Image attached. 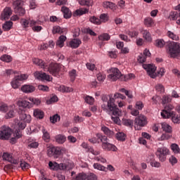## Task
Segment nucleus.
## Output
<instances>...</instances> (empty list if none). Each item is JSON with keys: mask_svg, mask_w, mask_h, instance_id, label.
<instances>
[{"mask_svg": "<svg viewBox=\"0 0 180 180\" xmlns=\"http://www.w3.org/2000/svg\"><path fill=\"white\" fill-rule=\"evenodd\" d=\"M126 99V97L120 94V93H116L114 95V97L112 98L110 96L108 95H103L101 100L103 102V104H102L101 108L105 112H108V110H113L115 108H116L117 105L115 104V99Z\"/></svg>", "mask_w": 180, "mask_h": 180, "instance_id": "nucleus-1", "label": "nucleus"}, {"mask_svg": "<svg viewBox=\"0 0 180 180\" xmlns=\"http://www.w3.org/2000/svg\"><path fill=\"white\" fill-rule=\"evenodd\" d=\"M96 137L100 139L101 147L103 150L105 151H117V148L116 146L109 143V139L108 136L102 135V134H96Z\"/></svg>", "mask_w": 180, "mask_h": 180, "instance_id": "nucleus-2", "label": "nucleus"}, {"mask_svg": "<svg viewBox=\"0 0 180 180\" xmlns=\"http://www.w3.org/2000/svg\"><path fill=\"white\" fill-rule=\"evenodd\" d=\"M166 49L170 57L175 58L180 54V44L174 41H169L166 44Z\"/></svg>", "mask_w": 180, "mask_h": 180, "instance_id": "nucleus-3", "label": "nucleus"}, {"mask_svg": "<svg viewBox=\"0 0 180 180\" xmlns=\"http://www.w3.org/2000/svg\"><path fill=\"white\" fill-rule=\"evenodd\" d=\"M18 115L20 121L18 123L19 130H24L26 128V123L32 121V117L29 114H26L25 110L19 109Z\"/></svg>", "mask_w": 180, "mask_h": 180, "instance_id": "nucleus-4", "label": "nucleus"}, {"mask_svg": "<svg viewBox=\"0 0 180 180\" xmlns=\"http://www.w3.org/2000/svg\"><path fill=\"white\" fill-rule=\"evenodd\" d=\"M65 148L61 147L50 146L47 149L48 157H53L54 158H58L60 155L65 153Z\"/></svg>", "mask_w": 180, "mask_h": 180, "instance_id": "nucleus-5", "label": "nucleus"}, {"mask_svg": "<svg viewBox=\"0 0 180 180\" xmlns=\"http://www.w3.org/2000/svg\"><path fill=\"white\" fill-rule=\"evenodd\" d=\"M63 68H64L63 65H60L58 63H51L49 65H45L44 70L49 71L51 75L57 77V75H58V72H60Z\"/></svg>", "mask_w": 180, "mask_h": 180, "instance_id": "nucleus-6", "label": "nucleus"}, {"mask_svg": "<svg viewBox=\"0 0 180 180\" xmlns=\"http://www.w3.org/2000/svg\"><path fill=\"white\" fill-rule=\"evenodd\" d=\"M148 123L147 117L143 115H139L134 121V129L135 130H141L143 127L147 126Z\"/></svg>", "mask_w": 180, "mask_h": 180, "instance_id": "nucleus-7", "label": "nucleus"}, {"mask_svg": "<svg viewBox=\"0 0 180 180\" xmlns=\"http://www.w3.org/2000/svg\"><path fill=\"white\" fill-rule=\"evenodd\" d=\"M24 4L25 2L22 0H15L13 2L14 12L18 16H24L26 13V11L23 8Z\"/></svg>", "mask_w": 180, "mask_h": 180, "instance_id": "nucleus-8", "label": "nucleus"}, {"mask_svg": "<svg viewBox=\"0 0 180 180\" xmlns=\"http://www.w3.org/2000/svg\"><path fill=\"white\" fill-rule=\"evenodd\" d=\"M169 154V150L167 147L163 146L161 148H158L155 153L156 157L158 158L161 162H165L167 160V155Z\"/></svg>", "mask_w": 180, "mask_h": 180, "instance_id": "nucleus-9", "label": "nucleus"}, {"mask_svg": "<svg viewBox=\"0 0 180 180\" xmlns=\"http://www.w3.org/2000/svg\"><path fill=\"white\" fill-rule=\"evenodd\" d=\"M12 136V129L8 126H2L0 128V140H9Z\"/></svg>", "mask_w": 180, "mask_h": 180, "instance_id": "nucleus-10", "label": "nucleus"}, {"mask_svg": "<svg viewBox=\"0 0 180 180\" xmlns=\"http://www.w3.org/2000/svg\"><path fill=\"white\" fill-rule=\"evenodd\" d=\"M27 79V75H20L15 76L11 82V85L13 89H18L22 85V81Z\"/></svg>", "mask_w": 180, "mask_h": 180, "instance_id": "nucleus-11", "label": "nucleus"}, {"mask_svg": "<svg viewBox=\"0 0 180 180\" xmlns=\"http://www.w3.org/2000/svg\"><path fill=\"white\" fill-rule=\"evenodd\" d=\"M107 113H109V115H112L111 117V119L114 123H119L120 122V119L119 118V116H122V110H120L117 106L114 107L113 110H109L107 111Z\"/></svg>", "mask_w": 180, "mask_h": 180, "instance_id": "nucleus-12", "label": "nucleus"}, {"mask_svg": "<svg viewBox=\"0 0 180 180\" xmlns=\"http://www.w3.org/2000/svg\"><path fill=\"white\" fill-rule=\"evenodd\" d=\"M172 109H174V105L171 104H168L165 107V110H163L161 112V116L164 119H169L175 112L172 111Z\"/></svg>", "mask_w": 180, "mask_h": 180, "instance_id": "nucleus-13", "label": "nucleus"}, {"mask_svg": "<svg viewBox=\"0 0 180 180\" xmlns=\"http://www.w3.org/2000/svg\"><path fill=\"white\" fill-rule=\"evenodd\" d=\"M110 81H117L122 78V72L119 69L114 68L111 69V73L108 76Z\"/></svg>", "mask_w": 180, "mask_h": 180, "instance_id": "nucleus-14", "label": "nucleus"}, {"mask_svg": "<svg viewBox=\"0 0 180 180\" xmlns=\"http://www.w3.org/2000/svg\"><path fill=\"white\" fill-rule=\"evenodd\" d=\"M144 70H147V74L150 77V78H155L157 77V68L154 65H143Z\"/></svg>", "mask_w": 180, "mask_h": 180, "instance_id": "nucleus-15", "label": "nucleus"}, {"mask_svg": "<svg viewBox=\"0 0 180 180\" xmlns=\"http://www.w3.org/2000/svg\"><path fill=\"white\" fill-rule=\"evenodd\" d=\"M2 156L3 160H5V161H8V162H11V164H14L15 165H17L18 164V160H15L12 155L8 153H4L2 155V153L0 152V158Z\"/></svg>", "mask_w": 180, "mask_h": 180, "instance_id": "nucleus-16", "label": "nucleus"}, {"mask_svg": "<svg viewBox=\"0 0 180 180\" xmlns=\"http://www.w3.org/2000/svg\"><path fill=\"white\" fill-rule=\"evenodd\" d=\"M34 77L37 79H41V81H50V75H49L46 73H43V72H35L34 73Z\"/></svg>", "mask_w": 180, "mask_h": 180, "instance_id": "nucleus-17", "label": "nucleus"}, {"mask_svg": "<svg viewBox=\"0 0 180 180\" xmlns=\"http://www.w3.org/2000/svg\"><path fill=\"white\" fill-rule=\"evenodd\" d=\"M12 15V9L9 7H6L1 13V20H7Z\"/></svg>", "mask_w": 180, "mask_h": 180, "instance_id": "nucleus-18", "label": "nucleus"}, {"mask_svg": "<svg viewBox=\"0 0 180 180\" xmlns=\"http://www.w3.org/2000/svg\"><path fill=\"white\" fill-rule=\"evenodd\" d=\"M150 56H151V53L146 49L143 51V53H141L140 56H139L138 61L139 63H146L147 57H150Z\"/></svg>", "mask_w": 180, "mask_h": 180, "instance_id": "nucleus-19", "label": "nucleus"}, {"mask_svg": "<svg viewBox=\"0 0 180 180\" xmlns=\"http://www.w3.org/2000/svg\"><path fill=\"white\" fill-rule=\"evenodd\" d=\"M35 89L34 86L30 84H25L21 87V91L25 94H32V92H34Z\"/></svg>", "mask_w": 180, "mask_h": 180, "instance_id": "nucleus-20", "label": "nucleus"}, {"mask_svg": "<svg viewBox=\"0 0 180 180\" xmlns=\"http://www.w3.org/2000/svg\"><path fill=\"white\" fill-rule=\"evenodd\" d=\"M21 25L23 27H29L30 26L31 27H33V26H34V25H36V21L30 20H26V19H22L21 20Z\"/></svg>", "mask_w": 180, "mask_h": 180, "instance_id": "nucleus-21", "label": "nucleus"}, {"mask_svg": "<svg viewBox=\"0 0 180 180\" xmlns=\"http://www.w3.org/2000/svg\"><path fill=\"white\" fill-rule=\"evenodd\" d=\"M61 12H63V17L65 18V19H70V18L72 16V13L71 12V11H70V8H68V7L63 6L61 8Z\"/></svg>", "mask_w": 180, "mask_h": 180, "instance_id": "nucleus-22", "label": "nucleus"}, {"mask_svg": "<svg viewBox=\"0 0 180 180\" xmlns=\"http://www.w3.org/2000/svg\"><path fill=\"white\" fill-rule=\"evenodd\" d=\"M82 43L81 39H72L70 43L69 46L72 49H78V46Z\"/></svg>", "mask_w": 180, "mask_h": 180, "instance_id": "nucleus-23", "label": "nucleus"}, {"mask_svg": "<svg viewBox=\"0 0 180 180\" xmlns=\"http://www.w3.org/2000/svg\"><path fill=\"white\" fill-rule=\"evenodd\" d=\"M103 8H105V9H111V11H116V4H115L112 1H104L103 3Z\"/></svg>", "mask_w": 180, "mask_h": 180, "instance_id": "nucleus-24", "label": "nucleus"}, {"mask_svg": "<svg viewBox=\"0 0 180 180\" xmlns=\"http://www.w3.org/2000/svg\"><path fill=\"white\" fill-rule=\"evenodd\" d=\"M101 130L103 131L104 134H105V136H108V137H109L110 139H112L115 136V132L109 129V128L105 126L101 127Z\"/></svg>", "mask_w": 180, "mask_h": 180, "instance_id": "nucleus-25", "label": "nucleus"}, {"mask_svg": "<svg viewBox=\"0 0 180 180\" xmlns=\"http://www.w3.org/2000/svg\"><path fill=\"white\" fill-rule=\"evenodd\" d=\"M33 115L37 119L41 120L44 117V112L39 108L34 110Z\"/></svg>", "mask_w": 180, "mask_h": 180, "instance_id": "nucleus-26", "label": "nucleus"}, {"mask_svg": "<svg viewBox=\"0 0 180 180\" xmlns=\"http://www.w3.org/2000/svg\"><path fill=\"white\" fill-rule=\"evenodd\" d=\"M65 32H67V29L61 28L58 25L54 26L52 30V33L53 34H56L57 33H58V34H63V33H65Z\"/></svg>", "mask_w": 180, "mask_h": 180, "instance_id": "nucleus-27", "label": "nucleus"}, {"mask_svg": "<svg viewBox=\"0 0 180 180\" xmlns=\"http://www.w3.org/2000/svg\"><path fill=\"white\" fill-rule=\"evenodd\" d=\"M8 111L6 115V119H11L15 117V105L9 106Z\"/></svg>", "mask_w": 180, "mask_h": 180, "instance_id": "nucleus-28", "label": "nucleus"}, {"mask_svg": "<svg viewBox=\"0 0 180 180\" xmlns=\"http://www.w3.org/2000/svg\"><path fill=\"white\" fill-rule=\"evenodd\" d=\"M19 106H21V108H33V103L27 101V100H22L18 103Z\"/></svg>", "mask_w": 180, "mask_h": 180, "instance_id": "nucleus-29", "label": "nucleus"}, {"mask_svg": "<svg viewBox=\"0 0 180 180\" xmlns=\"http://www.w3.org/2000/svg\"><path fill=\"white\" fill-rule=\"evenodd\" d=\"M32 61L34 63V64H36V65H39V67H41V68H43V70H44V68H46V63H44V62L41 60V59H39V58H33Z\"/></svg>", "mask_w": 180, "mask_h": 180, "instance_id": "nucleus-30", "label": "nucleus"}, {"mask_svg": "<svg viewBox=\"0 0 180 180\" xmlns=\"http://www.w3.org/2000/svg\"><path fill=\"white\" fill-rule=\"evenodd\" d=\"M142 34L143 39L146 40V41H152L153 38H151V34L148 30H143L142 31Z\"/></svg>", "mask_w": 180, "mask_h": 180, "instance_id": "nucleus-31", "label": "nucleus"}, {"mask_svg": "<svg viewBox=\"0 0 180 180\" xmlns=\"http://www.w3.org/2000/svg\"><path fill=\"white\" fill-rule=\"evenodd\" d=\"M41 131L43 133V140H44L46 143H49L50 141V134L46 130V129H44V127L42 128Z\"/></svg>", "mask_w": 180, "mask_h": 180, "instance_id": "nucleus-32", "label": "nucleus"}, {"mask_svg": "<svg viewBox=\"0 0 180 180\" xmlns=\"http://www.w3.org/2000/svg\"><path fill=\"white\" fill-rule=\"evenodd\" d=\"M162 129L165 133H172V127L169 124L163 122L161 124Z\"/></svg>", "mask_w": 180, "mask_h": 180, "instance_id": "nucleus-33", "label": "nucleus"}, {"mask_svg": "<svg viewBox=\"0 0 180 180\" xmlns=\"http://www.w3.org/2000/svg\"><path fill=\"white\" fill-rule=\"evenodd\" d=\"M144 25L146 27H152L154 25V20H153L150 17H148L144 19Z\"/></svg>", "mask_w": 180, "mask_h": 180, "instance_id": "nucleus-34", "label": "nucleus"}, {"mask_svg": "<svg viewBox=\"0 0 180 180\" xmlns=\"http://www.w3.org/2000/svg\"><path fill=\"white\" fill-rule=\"evenodd\" d=\"M98 40L101 41H108V40H110V35L108 33H103L98 36Z\"/></svg>", "mask_w": 180, "mask_h": 180, "instance_id": "nucleus-35", "label": "nucleus"}, {"mask_svg": "<svg viewBox=\"0 0 180 180\" xmlns=\"http://www.w3.org/2000/svg\"><path fill=\"white\" fill-rule=\"evenodd\" d=\"M12 26H13V22H12V21H7L3 25V29L8 32V30H11L12 29Z\"/></svg>", "mask_w": 180, "mask_h": 180, "instance_id": "nucleus-36", "label": "nucleus"}, {"mask_svg": "<svg viewBox=\"0 0 180 180\" xmlns=\"http://www.w3.org/2000/svg\"><path fill=\"white\" fill-rule=\"evenodd\" d=\"M179 17V13L177 11H172L169 14V19L170 20H176Z\"/></svg>", "mask_w": 180, "mask_h": 180, "instance_id": "nucleus-37", "label": "nucleus"}, {"mask_svg": "<svg viewBox=\"0 0 180 180\" xmlns=\"http://www.w3.org/2000/svg\"><path fill=\"white\" fill-rule=\"evenodd\" d=\"M115 137L119 141H124L126 140V134L123 132L117 133Z\"/></svg>", "mask_w": 180, "mask_h": 180, "instance_id": "nucleus-38", "label": "nucleus"}, {"mask_svg": "<svg viewBox=\"0 0 180 180\" xmlns=\"http://www.w3.org/2000/svg\"><path fill=\"white\" fill-rule=\"evenodd\" d=\"M0 60L1 61H4V63H11L12 61V56L4 54L2 56H1Z\"/></svg>", "mask_w": 180, "mask_h": 180, "instance_id": "nucleus-39", "label": "nucleus"}, {"mask_svg": "<svg viewBox=\"0 0 180 180\" xmlns=\"http://www.w3.org/2000/svg\"><path fill=\"white\" fill-rule=\"evenodd\" d=\"M69 76L70 78V81L74 82L75 81V78H77V70L73 69L69 72Z\"/></svg>", "mask_w": 180, "mask_h": 180, "instance_id": "nucleus-40", "label": "nucleus"}, {"mask_svg": "<svg viewBox=\"0 0 180 180\" xmlns=\"http://www.w3.org/2000/svg\"><path fill=\"white\" fill-rule=\"evenodd\" d=\"M56 140L57 143H59V144H63L65 143V140H67V138L64 135H58L56 138Z\"/></svg>", "mask_w": 180, "mask_h": 180, "instance_id": "nucleus-41", "label": "nucleus"}, {"mask_svg": "<svg viewBox=\"0 0 180 180\" xmlns=\"http://www.w3.org/2000/svg\"><path fill=\"white\" fill-rule=\"evenodd\" d=\"M132 78H134V74L129 73L126 75H121V81H127L129 79H132Z\"/></svg>", "mask_w": 180, "mask_h": 180, "instance_id": "nucleus-42", "label": "nucleus"}, {"mask_svg": "<svg viewBox=\"0 0 180 180\" xmlns=\"http://www.w3.org/2000/svg\"><path fill=\"white\" fill-rule=\"evenodd\" d=\"M85 13H88V9L87 8H80L79 10H77L75 13V15H77V16H81L82 15H85Z\"/></svg>", "mask_w": 180, "mask_h": 180, "instance_id": "nucleus-43", "label": "nucleus"}, {"mask_svg": "<svg viewBox=\"0 0 180 180\" xmlns=\"http://www.w3.org/2000/svg\"><path fill=\"white\" fill-rule=\"evenodd\" d=\"M58 91H60V92H72V91H74V90L71 87H67L65 86H60L58 88Z\"/></svg>", "mask_w": 180, "mask_h": 180, "instance_id": "nucleus-44", "label": "nucleus"}, {"mask_svg": "<svg viewBox=\"0 0 180 180\" xmlns=\"http://www.w3.org/2000/svg\"><path fill=\"white\" fill-rule=\"evenodd\" d=\"M89 20L91 23H94V25H101V23H102V21H101V19L95 16L91 17L89 18Z\"/></svg>", "mask_w": 180, "mask_h": 180, "instance_id": "nucleus-45", "label": "nucleus"}, {"mask_svg": "<svg viewBox=\"0 0 180 180\" xmlns=\"http://www.w3.org/2000/svg\"><path fill=\"white\" fill-rule=\"evenodd\" d=\"M122 123L124 126H127L128 127H133V120L130 119H123Z\"/></svg>", "mask_w": 180, "mask_h": 180, "instance_id": "nucleus-46", "label": "nucleus"}, {"mask_svg": "<svg viewBox=\"0 0 180 180\" xmlns=\"http://www.w3.org/2000/svg\"><path fill=\"white\" fill-rule=\"evenodd\" d=\"M170 117H172V121L173 122V123H180V115H176L175 112H174L172 115H170Z\"/></svg>", "mask_w": 180, "mask_h": 180, "instance_id": "nucleus-47", "label": "nucleus"}, {"mask_svg": "<svg viewBox=\"0 0 180 180\" xmlns=\"http://www.w3.org/2000/svg\"><path fill=\"white\" fill-rule=\"evenodd\" d=\"M49 166L50 169H53V171H58V163L49 162Z\"/></svg>", "mask_w": 180, "mask_h": 180, "instance_id": "nucleus-48", "label": "nucleus"}, {"mask_svg": "<svg viewBox=\"0 0 180 180\" xmlns=\"http://www.w3.org/2000/svg\"><path fill=\"white\" fill-rule=\"evenodd\" d=\"M171 148L174 154H179L180 148H179V146H178V144H176V143L172 144Z\"/></svg>", "mask_w": 180, "mask_h": 180, "instance_id": "nucleus-49", "label": "nucleus"}, {"mask_svg": "<svg viewBox=\"0 0 180 180\" xmlns=\"http://www.w3.org/2000/svg\"><path fill=\"white\" fill-rule=\"evenodd\" d=\"M60 119L61 117L58 114L53 115L52 117H50V122L51 123H57V122H60Z\"/></svg>", "mask_w": 180, "mask_h": 180, "instance_id": "nucleus-50", "label": "nucleus"}, {"mask_svg": "<svg viewBox=\"0 0 180 180\" xmlns=\"http://www.w3.org/2000/svg\"><path fill=\"white\" fill-rule=\"evenodd\" d=\"M167 36L169 37V39H172V40H179V37L171 31L167 32Z\"/></svg>", "mask_w": 180, "mask_h": 180, "instance_id": "nucleus-51", "label": "nucleus"}, {"mask_svg": "<svg viewBox=\"0 0 180 180\" xmlns=\"http://www.w3.org/2000/svg\"><path fill=\"white\" fill-rule=\"evenodd\" d=\"M28 147H30V148H37V147H39V142L33 140L30 141L28 143Z\"/></svg>", "mask_w": 180, "mask_h": 180, "instance_id": "nucleus-52", "label": "nucleus"}, {"mask_svg": "<svg viewBox=\"0 0 180 180\" xmlns=\"http://www.w3.org/2000/svg\"><path fill=\"white\" fill-rule=\"evenodd\" d=\"M172 101V97L171 96H164L162 99V103L165 105V103H169Z\"/></svg>", "mask_w": 180, "mask_h": 180, "instance_id": "nucleus-53", "label": "nucleus"}, {"mask_svg": "<svg viewBox=\"0 0 180 180\" xmlns=\"http://www.w3.org/2000/svg\"><path fill=\"white\" fill-rule=\"evenodd\" d=\"M155 46L156 47H159L160 49H162L164 47V45L165 44V41L164 39H157L155 41Z\"/></svg>", "mask_w": 180, "mask_h": 180, "instance_id": "nucleus-54", "label": "nucleus"}, {"mask_svg": "<svg viewBox=\"0 0 180 180\" xmlns=\"http://www.w3.org/2000/svg\"><path fill=\"white\" fill-rule=\"evenodd\" d=\"M94 168H95V169H98L99 171H106V167L98 163L94 164Z\"/></svg>", "mask_w": 180, "mask_h": 180, "instance_id": "nucleus-55", "label": "nucleus"}, {"mask_svg": "<svg viewBox=\"0 0 180 180\" xmlns=\"http://www.w3.org/2000/svg\"><path fill=\"white\" fill-rule=\"evenodd\" d=\"M9 109V106L5 103L0 104V112H4V113H6L8 110Z\"/></svg>", "mask_w": 180, "mask_h": 180, "instance_id": "nucleus-56", "label": "nucleus"}, {"mask_svg": "<svg viewBox=\"0 0 180 180\" xmlns=\"http://www.w3.org/2000/svg\"><path fill=\"white\" fill-rule=\"evenodd\" d=\"M79 4L85 6H90L92 4V0H79Z\"/></svg>", "mask_w": 180, "mask_h": 180, "instance_id": "nucleus-57", "label": "nucleus"}, {"mask_svg": "<svg viewBox=\"0 0 180 180\" xmlns=\"http://www.w3.org/2000/svg\"><path fill=\"white\" fill-rule=\"evenodd\" d=\"M155 89H156V91H158V92H160V94H162V92H164L165 91L164 86L161 84H157L155 86Z\"/></svg>", "mask_w": 180, "mask_h": 180, "instance_id": "nucleus-58", "label": "nucleus"}, {"mask_svg": "<svg viewBox=\"0 0 180 180\" xmlns=\"http://www.w3.org/2000/svg\"><path fill=\"white\" fill-rule=\"evenodd\" d=\"M29 101L32 102V105H39L41 103L40 99L39 98H30Z\"/></svg>", "mask_w": 180, "mask_h": 180, "instance_id": "nucleus-59", "label": "nucleus"}, {"mask_svg": "<svg viewBox=\"0 0 180 180\" xmlns=\"http://www.w3.org/2000/svg\"><path fill=\"white\" fill-rule=\"evenodd\" d=\"M85 102H86V103H89V105H94V102H95V100L93 97L87 96L85 98Z\"/></svg>", "mask_w": 180, "mask_h": 180, "instance_id": "nucleus-60", "label": "nucleus"}, {"mask_svg": "<svg viewBox=\"0 0 180 180\" xmlns=\"http://www.w3.org/2000/svg\"><path fill=\"white\" fill-rule=\"evenodd\" d=\"M75 123H82L84 122V117L75 115L73 119Z\"/></svg>", "mask_w": 180, "mask_h": 180, "instance_id": "nucleus-61", "label": "nucleus"}, {"mask_svg": "<svg viewBox=\"0 0 180 180\" xmlns=\"http://www.w3.org/2000/svg\"><path fill=\"white\" fill-rule=\"evenodd\" d=\"M20 166L23 170L29 169V164L25 161H21Z\"/></svg>", "mask_w": 180, "mask_h": 180, "instance_id": "nucleus-62", "label": "nucleus"}, {"mask_svg": "<svg viewBox=\"0 0 180 180\" xmlns=\"http://www.w3.org/2000/svg\"><path fill=\"white\" fill-rule=\"evenodd\" d=\"M169 161L170 164H172V165H175V164H176V162H178V159H176V158H175V156L172 155L169 158Z\"/></svg>", "mask_w": 180, "mask_h": 180, "instance_id": "nucleus-63", "label": "nucleus"}, {"mask_svg": "<svg viewBox=\"0 0 180 180\" xmlns=\"http://www.w3.org/2000/svg\"><path fill=\"white\" fill-rule=\"evenodd\" d=\"M135 108L139 109V110H141L144 108V104L141 101H137L135 105Z\"/></svg>", "mask_w": 180, "mask_h": 180, "instance_id": "nucleus-64", "label": "nucleus"}]
</instances>
